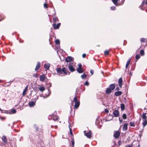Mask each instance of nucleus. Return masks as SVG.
Returning a JSON list of instances; mask_svg holds the SVG:
<instances>
[{"instance_id":"f257e3e1","label":"nucleus","mask_w":147,"mask_h":147,"mask_svg":"<svg viewBox=\"0 0 147 147\" xmlns=\"http://www.w3.org/2000/svg\"><path fill=\"white\" fill-rule=\"evenodd\" d=\"M77 98L76 96L74 98L73 101L75 102V104L74 105V108L75 109H77L79 107L80 104V102L79 101L77 100Z\"/></svg>"},{"instance_id":"f03ea898","label":"nucleus","mask_w":147,"mask_h":147,"mask_svg":"<svg viewBox=\"0 0 147 147\" xmlns=\"http://www.w3.org/2000/svg\"><path fill=\"white\" fill-rule=\"evenodd\" d=\"M84 133L85 135L88 138H90L91 136L92 132L90 130L86 131H84Z\"/></svg>"},{"instance_id":"7ed1b4c3","label":"nucleus","mask_w":147,"mask_h":147,"mask_svg":"<svg viewBox=\"0 0 147 147\" xmlns=\"http://www.w3.org/2000/svg\"><path fill=\"white\" fill-rule=\"evenodd\" d=\"M56 70L58 75L61 76H64V74L61 69L60 68H56Z\"/></svg>"},{"instance_id":"20e7f679","label":"nucleus","mask_w":147,"mask_h":147,"mask_svg":"<svg viewBox=\"0 0 147 147\" xmlns=\"http://www.w3.org/2000/svg\"><path fill=\"white\" fill-rule=\"evenodd\" d=\"M74 64L73 63H70L68 65V68L69 70L71 72H73L75 71V69L73 67V66Z\"/></svg>"},{"instance_id":"39448f33","label":"nucleus","mask_w":147,"mask_h":147,"mask_svg":"<svg viewBox=\"0 0 147 147\" xmlns=\"http://www.w3.org/2000/svg\"><path fill=\"white\" fill-rule=\"evenodd\" d=\"M120 132L118 131H115L113 135V136L115 138H117L120 135Z\"/></svg>"},{"instance_id":"423d86ee","label":"nucleus","mask_w":147,"mask_h":147,"mask_svg":"<svg viewBox=\"0 0 147 147\" xmlns=\"http://www.w3.org/2000/svg\"><path fill=\"white\" fill-rule=\"evenodd\" d=\"M113 115L116 117H118L119 116V111L117 110H115L113 112Z\"/></svg>"},{"instance_id":"0eeeda50","label":"nucleus","mask_w":147,"mask_h":147,"mask_svg":"<svg viewBox=\"0 0 147 147\" xmlns=\"http://www.w3.org/2000/svg\"><path fill=\"white\" fill-rule=\"evenodd\" d=\"M61 25V23H58L57 25L55 23H54L53 24V26L55 29H58Z\"/></svg>"},{"instance_id":"6e6552de","label":"nucleus","mask_w":147,"mask_h":147,"mask_svg":"<svg viewBox=\"0 0 147 147\" xmlns=\"http://www.w3.org/2000/svg\"><path fill=\"white\" fill-rule=\"evenodd\" d=\"M74 59V58L70 56L67 57L65 59V61L66 62H68L72 61Z\"/></svg>"},{"instance_id":"1a4fd4ad","label":"nucleus","mask_w":147,"mask_h":147,"mask_svg":"<svg viewBox=\"0 0 147 147\" xmlns=\"http://www.w3.org/2000/svg\"><path fill=\"white\" fill-rule=\"evenodd\" d=\"M50 66V64L49 63H46L44 64V67L47 70L49 69V67Z\"/></svg>"},{"instance_id":"9d476101","label":"nucleus","mask_w":147,"mask_h":147,"mask_svg":"<svg viewBox=\"0 0 147 147\" xmlns=\"http://www.w3.org/2000/svg\"><path fill=\"white\" fill-rule=\"evenodd\" d=\"M45 76L43 74L40 75V80L41 81H44L45 80Z\"/></svg>"},{"instance_id":"9b49d317","label":"nucleus","mask_w":147,"mask_h":147,"mask_svg":"<svg viewBox=\"0 0 147 147\" xmlns=\"http://www.w3.org/2000/svg\"><path fill=\"white\" fill-rule=\"evenodd\" d=\"M122 82L123 81L122 78H120L118 80V83L119 86L120 88L122 87Z\"/></svg>"},{"instance_id":"f8f14e48","label":"nucleus","mask_w":147,"mask_h":147,"mask_svg":"<svg viewBox=\"0 0 147 147\" xmlns=\"http://www.w3.org/2000/svg\"><path fill=\"white\" fill-rule=\"evenodd\" d=\"M36 101L35 100L34 101H31L29 103V105L30 107H32L34 106L35 104Z\"/></svg>"},{"instance_id":"ddd939ff","label":"nucleus","mask_w":147,"mask_h":147,"mask_svg":"<svg viewBox=\"0 0 147 147\" xmlns=\"http://www.w3.org/2000/svg\"><path fill=\"white\" fill-rule=\"evenodd\" d=\"M40 63L39 62H38L37 63V65H36V67L35 68V70L37 71L38 70L39 68L40 67Z\"/></svg>"},{"instance_id":"4468645a","label":"nucleus","mask_w":147,"mask_h":147,"mask_svg":"<svg viewBox=\"0 0 147 147\" xmlns=\"http://www.w3.org/2000/svg\"><path fill=\"white\" fill-rule=\"evenodd\" d=\"M115 84H111L109 85V88L111 90H113L115 88Z\"/></svg>"},{"instance_id":"2eb2a0df","label":"nucleus","mask_w":147,"mask_h":147,"mask_svg":"<svg viewBox=\"0 0 147 147\" xmlns=\"http://www.w3.org/2000/svg\"><path fill=\"white\" fill-rule=\"evenodd\" d=\"M50 116H51L53 119L54 121H55L58 119V117L56 115H50Z\"/></svg>"},{"instance_id":"dca6fc26","label":"nucleus","mask_w":147,"mask_h":147,"mask_svg":"<svg viewBox=\"0 0 147 147\" xmlns=\"http://www.w3.org/2000/svg\"><path fill=\"white\" fill-rule=\"evenodd\" d=\"M2 139V141L4 142V143L7 144V139L6 136H3Z\"/></svg>"},{"instance_id":"f3484780","label":"nucleus","mask_w":147,"mask_h":147,"mask_svg":"<svg viewBox=\"0 0 147 147\" xmlns=\"http://www.w3.org/2000/svg\"><path fill=\"white\" fill-rule=\"evenodd\" d=\"M127 123H125L124 124L122 128L123 131H125L127 130Z\"/></svg>"},{"instance_id":"a211bd4d","label":"nucleus","mask_w":147,"mask_h":147,"mask_svg":"<svg viewBox=\"0 0 147 147\" xmlns=\"http://www.w3.org/2000/svg\"><path fill=\"white\" fill-rule=\"evenodd\" d=\"M146 113H143L142 115V117L143 120H147V117L146 116Z\"/></svg>"},{"instance_id":"6ab92c4d","label":"nucleus","mask_w":147,"mask_h":147,"mask_svg":"<svg viewBox=\"0 0 147 147\" xmlns=\"http://www.w3.org/2000/svg\"><path fill=\"white\" fill-rule=\"evenodd\" d=\"M38 89L41 92H42L45 90V88L44 86H40L38 87Z\"/></svg>"},{"instance_id":"aec40b11","label":"nucleus","mask_w":147,"mask_h":147,"mask_svg":"<svg viewBox=\"0 0 147 147\" xmlns=\"http://www.w3.org/2000/svg\"><path fill=\"white\" fill-rule=\"evenodd\" d=\"M61 70L64 73V74H67L68 71L67 69L66 68H63Z\"/></svg>"},{"instance_id":"412c9836","label":"nucleus","mask_w":147,"mask_h":147,"mask_svg":"<svg viewBox=\"0 0 147 147\" xmlns=\"http://www.w3.org/2000/svg\"><path fill=\"white\" fill-rule=\"evenodd\" d=\"M76 70L79 73H81L83 72V70L82 68H77Z\"/></svg>"},{"instance_id":"4be33fe9","label":"nucleus","mask_w":147,"mask_h":147,"mask_svg":"<svg viewBox=\"0 0 147 147\" xmlns=\"http://www.w3.org/2000/svg\"><path fill=\"white\" fill-rule=\"evenodd\" d=\"M122 93L121 91H117L115 93V95L116 96H118L121 95Z\"/></svg>"},{"instance_id":"5701e85b","label":"nucleus","mask_w":147,"mask_h":147,"mask_svg":"<svg viewBox=\"0 0 147 147\" xmlns=\"http://www.w3.org/2000/svg\"><path fill=\"white\" fill-rule=\"evenodd\" d=\"M28 86H27L26 87V88H25L24 89V90L23 91V92L22 93V96H24L25 95L26 93V91L28 89Z\"/></svg>"},{"instance_id":"b1692460","label":"nucleus","mask_w":147,"mask_h":147,"mask_svg":"<svg viewBox=\"0 0 147 147\" xmlns=\"http://www.w3.org/2000/svg\"><path fill=\"white\" fill-rule=\"evenodd\" d=\"M119 0H112V2L116 6H118L119 5L117 3L118 1Z\"/></svg>"},{"instance_id":"393cba45","label":"nucleus","mask_w":147,"mask_h":147,"mask_svg":"<svg viewBox=\"0 0 147 147\" xmlns=\"http://www.w3.org/2000/svg\"><path fill=\"white\" fill-rule=\"evenodd\" d=\"M105 92L107 94H109L111 92V90L109 88H107Z\"/></svg>"},{"instance_id":"a878e982","label":"nucleus","mask_w":147,"mask_h":147,"mask_svg":"<svg viewBox=\"0 0 147 147\" xmlns=\"http://www.w3.org/2000/svg\"><path fill=\"white\" fill-rule=\"evenodd\" d=\"M130 61H131V59H128V60L127 61L126 64V66H125V68L126 69L127 68V67L129 66V65L130 63Z\"/></svg>"},{"instance_id":"bb28decb","label":"nucleus","mask_w":147,"mask_h":147,"mask_svg":"<svg viewBox=\"0 0 147 147\" xmlns=\"http://www.w3.org/2000/svg\"><path fill=\"white\" fill-rule=\"evenodd\" d=\"M143 121H144L142 123V125H143V127H144L147 124V120H143Z\"/></svg>"},{"instance_id":"cd10ccee","label":"nucleus","mask_w":147,"mask_h":147,"mask_svg":"<svg viewBox=\"0 0 147 147\" xmlns=\"http://www.w3.org/2000/svg\"><path fill=\"white\" fill-rule=\"evenodd\" d=\"M125 106L123 104H121V108L122 110H123L125 109Z\"/></svg>"},{"instance_id":"c85d7f7f","label":"nucleus","mask_w":147,"mask_h":147,"mask_svg":"<svg viewBox=\"0 0 147 147\" xmlns=\"http://www.w3.org/2000/svg\"><path fill=\"white\" fill-rule=\"evenodd\" d=\"M16 112V109H13L10 112V113L11 114L15 113Z\"/></svg>"},{"instance_id":"c756f323","label":"nucleus","mask_w":147,"mask_h":147,"mask_svg":"<svg viewBox=\"0 0 147 147\" xmlns=\"http://www.w3.org/2000/svg\"><path fill=\"white\" fill-rule=\"evenodd\" d=\"M34 126L36 131H38V128L36 124H34Z\"/></svg>"},{"instance_id":"7c9ffc66","label":"nucleus","mask_w":147,"mask_h":147,"mask_svg":"<svg viewBox=\"0 0 147 147\" xmlns=\"http://www.w3.org/2000/svg\"><path fill=\"white\" fill-rule=\"evenodd\" d=\"M129 124H130V125L131 126L134 127L135 126L134 122H133V121L130 122V123H129Z\"/></svg>"},{"instance_id":"2f4dec72","label":"nucleus","mask_w":147,"mask_h":147,"mask_svg":"<svg viewBox=\"0 0 147 147\" xmlns=\"http://www.w3.org/2000/svg\"><path fill=\"white\" fill-rule=\"evenodd\" d=\"M71 143L72 145V147H74V140L73 138H71Z\"/></svg>"},{"instance_id":"473e14b6","label":"nucleus","mask_w":147,"mask_h":147,"mask_svg":"<svg viewBox=\"0 0 147 147\" xmlns=\"http://www.w3.org/2000/svg\"><path fill=\"white\" fill-rule=\"evenodd\" d=\"M87 77V75L84 74H83L81 76V77L82 79H84V78H86Z\"/></svg>"},{"instance_id":"72a5a7b5","label":"nucleus","mask_w":147,"mask_h":147,"mask_svg":"<svg viewBox=\"0 0 147 147\" xmlns=\"http://www.w3.org/2000/svg\"><path fill=\"white\" fill-rule=\"evenodd\" d=\"M144 53L143 50H142L140 51V54L141 55L143 56L144 55Z\"/></svg>"},{"instance_id":"f704fd0d","label":"nucleus","mask_w":147,"mask_h":147,"mask_svg":"<svg viewBox=\"0 0 147 147\" xmlns=\"http://www.w3.org/2000/svg\"><path fill=\"white\" fill-rule=\"evenodd\" d=\"M58 21V19L57 17L53 18V21L54 22H55Z\"/></svg>"},{"instance_id":"c9c22d12","label":"nucleus","mask_w":147,"mask_h":147,"mask_svg":"<svg viewBox=\"0 0 147 147\" xmlns=\"http://www.w3.org/2000/svg\"><path fill=\"white\" fill-rule=\"evenodd\" d=\"M123 118L124 119H125L127 118V115L125 114H123L122 115Z\"/></svg>"},{"instance_id":"e433bc0d","label":"nucleus","mask_w":147,"mask_h":147,"mask_svg":"<svg viewBox=\"0 0 147 147\" xmlns=\"http://www.w3.org/2000/svg\"><path fill=\"white\" fill-rule=\"evenodd\" d=\"M70 126H71V125H70V124H69V129L70 133V134L71 135H72V131H71V128L70 127Z\"/></svg>"},{"instance_id":"4c0bfd02","label":"nucleus","mask_w":147,"mask_h":147,"mask_svg":"<svg viewBox=\"0 0 147 147\" xmlns=\"http://www.w3.org/2000/svg\"><path fill=\"white\" fill-rule=\"evenodd\" d=\"M104 54L105 55H107L109 53V51L108 50H105L104 51Z\"/></svg>"},{"instance_id":"58836bf2","label":"nucleus","mask_w":147,"mask_h":147,"mask_svg":"<svg viewBox=\"0 0 147 147\" xmlns=\"http://www.w3.org/2000/svg\"><path fill=\"white\" fill-rule=\"evenodd\" d=\"M55 43L56 44L58 45L59 44L60 42L59 40L58 39H57L55 40Z\"/></svg>"},{"instance_id":"ea45409f","label":"nucleus","mask_w":147,"mask_h":147,"mask_svg":"<svg viewBox=\"0 0 147 147\" xmlns=\"http://www.w3.org/2000/svg\"><path fill=\"white\" fill-rule=\"evenodd\" d=\"M145 38H142L140 39V41L141 42H145Z\"/></svg>"},{"instance_id":"a19ab883","label":"nucleus","mask_w":147,"mask_h":147,"mask_svg":"<svg viewBox=\"0 0 147 147\" xmlns=\"http://www.w3.org/2000/svg\"><path fill=\"white\" fill-rule=\"evenodd\" d=\"M48 92L49 93H48V95L46 96V97H47L49 96L50 95V94H51V92L50 91V89H48Z\"/></svg>"},{"instance_id":"79ce46f5","label":"nucleus","mask_w":147,"mask_h":147,"mask_svg":"<svg viewBox=\"0 0 147 147\" xmlns=\"http://www.w3.org/2000/svg\"><path fill=\"white\" fill-rule=\"evenodd\" d=\"M140 57V56L138 55H136L135 57L136 59H139Z\"/></svg>"},{"instance_id":"37998d69","label":"nucleus","mask_w":147,"mask_h":147,"mask_svg":"<svg viewBox=\"0 0 147 147\" xmlns=\"http://www.w3.org/2000/svg\"><path fill=\"white\" fill-rule=\"evenodd\" d=\"M116 7L114 6H112L111 7V9L112 10H114L115 9Z\"/></svg>"},{"instance_id":"c03bdc74","label":"nucleus","mask_w":147,"mask_h":147,"mask_svg":"<svg viewBox=\"0 0 147 147\" xmlns=\"http://www.w3.org/2000/svg\"><path fill=\"white\" fill-rule=\"evenodd\" d=\"M89 83L87 81H86L84 84V85H86L88 86L89 85Z\"/></svg>"},{"instance_id":"a18cd8bd","label":"nucleus","mask_w":147,"mask_h":147,"mask_svg":"<svg viewBox=\"0 0 147 147\" xmlns=\"http://www.w3.org/2000/svg\"><path fill=\"white\" fill-rule=\"evenodd\" d=\"M33 76L35 78H37L38 77V75L37 74H34L33 75Z\"/></svg>"},{"instance_id":"49530a36","label":"nucleus","mask_w":147,"mask_h":147,"mask_svg":"<svg viewBox=\"0 0 147 147\" xmlns=\"http://www.w3.org/2000/svg\"><path fill=\"white\" fill-rule=\"evenodd\" d=\"M47 4L46 3H45L44 4V7L45 8H47Z\"/></svg>"},{"instance_id":"de8ad7c7","label":"nucleus","mask_w":147,"mask_h":147,"mask_svg":"<svg viewBox=\"0 0 147 147\" xmlns=\"http://www.w3.org/2000/svg\"><path fill=\"white\" fill-rule=\"evenodd\" d=\"M0 118L1 119V120H3L5 119V117H2L0 116Z\"/></svg>"},{"instance_id":"09e8293b","label":"nucleus","mask_w":147,"mask_h":147,"mask_svg":"<svg viewBox=\"0 0 147 147\" xmlns=\"http://www.w3.org/2000/svg\"><path fill=\"white\" fill-rule=\"evenodd\" d=\"M90 73L92 75L94 73V71L93 70H91L90 71Z\"/></svg>"},{"instance_id":"8fccbe9b","label":"nucleus","mask_w":147,"mask_h":147,"mask_svg":"<svg viewBox=\"0 0 147 147\" xmlns=\"http://www.w3.org/2000/svg\"><path fill=\"white\" fill-rule=\"evenodd\" d=\"M105 111L106 113H108L109 112V110L107 109H105Z\"/></svg>"},{"instance_id":"3c124183","label":"nucleus","mask_w":147,"mask_h":147,"mask_svg":"<svg viewBox=\"0 0 147 147\" xmlns=\"http://www.w3.org/2000/svg\"><path fill=\"white\" fill-rule=\"evenodd\" d=\"M78 67H79L78 68H81L82 65L81 64H78Z\"/></svg>"},{"instance_id":"603ef678","label":"nucleus","mask_w":147,"mask_h":147,"mask_svg":"<svg viewBox=\"0 0 147 147\" xmlns=\"http://www.w3.org/2000/svg\"><path fill=\"white\" fill-rule=\"evenodd\" d=\"M86 56V54H83L82 55V57L83 58H84Z\"/></svg>"},{"instance_id":"864d4df0","label":"nucleus","mask_w":147,"mask_h":147,"mask_svg":"<svg viewBox=\"0 0 147 147\" xmlns=\"http://www.w3.org/2000/svg\"><path fill=\"white\" fill-rule=\"evenodd\" d=\"M119 120L120 121V123H121L122 121V120L121 119H120V117L119 118Z\"/></svg>"},{"instance_id":"5fc2aeb1","label":"nucleus","mask_w":147,"mask_h":147,"mask_svg":"<svg viewBox=\"0 0 147 147\" xmlns=\"http://www.w3.org/2000/svg\"><path fill=\"white\" fill-rule=\"evenodd\" d=\"M115 90H119V88L118 87H116V89H115Z\"/></svg>"},{"instance_id":"6e6d98bb","label":"nucleus","mask_w":147,"mask_h":147,"mask_svg":"<svg viewBox=\"0 0 147 147\" xmlns=\"http://www.w3.org/2000/svg\"><path fill=\"white\" fill-rule=\"evenodd\" d=\"M47 86L49 87H51V84L49 83L47 84Z\"/></svg>"},{"instance_id":"4d7b16f0","label":"nucleus","mask_w":147,"mask_h":147,"mask_svg":"<svg viewBox=\"0 0 147 147\" xmlns=\"http://www.w3.org/2000/svg\"><path fill=\"white\" fill-rule=\"evenodd\" d=\"M118 144H119V145H120L121 144V142L120 141H119L118 142Z\"/></svg>"},{"instance_id":"13d9d810","label":"nucleus","mask_w":147,"mask_h":147,"mask_svg":"<svg viewBox=\"0 0 147 147\" xmlns=\"http://www.w3.org/2000/svg\"><path fill=\"white\" fill-rule=\"evenodd\" d=\"M126 147H132V146L130 145H128Z\"/></svg>"},{"instance_id":"bf43d9fd","label":"nucleus","mask_w":147,"mask_h":147,"mask_svg":"<svg viewBox=\"0 0 147 147\" xmlns=\"http://www.w3.org/2000/svg\"><path fill=\"white\" fill-rule=\"evenodd\" d=\"M110 116L111 117V119L110 120H111L113 118V116L112 115H111Z\"/></svg>"},{"instance_id":"052dcab7","label":"nucleus","mask_w":147,"mask_h":147,"mask_svg":"<svg viewBox=\"0 0 147 147\" xmlns=\"http://www.w3.org/2000/svg\"><path fill=\"white\" fill-rule=\"evenodd\" d=\"M38 99V97H37L36 98H35V100L36 101V100H37Z\"/></svg>"},{"instance_id":"680f3d73","label":"nucleus","mask_w":147,"mask_h":147,"mask_svg":"<svg viewBox=\"0 0 147 147\" xmlns=\"http://www.w3.org/2000/svg\"><path fill=\"white\" fill-rule=\"evenodd\" d=\"M144 3H145V1H142V4H144Z\"/></svg>"},{"instance_id":"e2e57ef3","label":"nucleus","mask_w":147,"mask_h":147,"mask_svg":"<svg viewBox=\"0 0 147 147\" xmlns=\"http://www.w3.org/2000/svg\"><path fill=\"white\" fill-rule=\"evenodd\" d=\"M3 18H2L1 20H0V21L2 20H3Z\"/></svg>"},{"instance_id":"0e129e2a","label":"nucleus","mask_w":147,"mask_h":147,"mask_svg":"<svg viewBox=\"0 0 147 147\" xmlns=\"http://www.w3.org/2000/svg\"><path fill=\"white\" fill-rule=\"evenodd\" d=\"M145 4H146V5H147V0H146V1L145 3Z\"/></svg>"},{"instance_id":"69168bd1","label":"nucleus","mask_w":147,"mask_h":147,"mask_svg":"<svg viewBox=\"0 0 147 147\" xmlns=\"http://www.w3.org/2000/svg\"><path fill=\"white\" fill-rule=\"evenodd\" d=\"M109 120H106V121H109Z\"/></svg>"},{"instance_id":"338daca9","label":"nucleus","mask_w":147,"mask_h":147,"mask_svg":"<svg viewBox=\"0 0 147 147\" xmlns=\"http://www.w3.org/2000/svg\"><path fill=\"white\" fill-rule=\"evenodd\" d=\"M54 10H55V8L54 7H53Z\"/></svg>"},{"instance_id":"774afa93","label":"nucleus","mask_w":147,"mask_h":147,"mask_svg":"<svg viewBox=\"0 0 147 147\" xmlns=\"http://www.w3.org/2000/svg\"><path fill=\"white\" fill-rule=\"evenodd\" d=\"M146 102L147 103V100H146Z\"/></svg>"}]
</instances>
